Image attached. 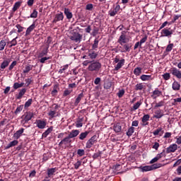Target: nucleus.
I'll list each match as a JSON object with an SVG mask.
<instances>
[{"label": "nucleus", "instance_id": "nucleus-1", "mask_svg": "<svg viewBox=\"0 0 181 181\" xmlns=\"http://www.w3.org/2000/svg\"><path fill=\"white\" fill-rule=\"evenodd\" d=\"M103 65L98 61L92 62L88 66V71H100Z\"/></svg>", "mask_w": 181, "mask_h": 181}, {"label": "nucleus", "instance_id": "nucleus-2", "mask_svg": "<svg viewBox=\"0 0 181 181\" xmlns=\"http://www.w3.org/2000/svg\"><path fill=\"white\" fill-rule=\"evenodd\" d=\"M159 168H162V163H156L151 165L140 167V169L141 172H149L151 170H155V169H159Z\"/></svg>", "mask_w": 181, "mask_h": 181}, {"label": "nucleus", "instance_id": "nucleus-3", "mask_svg": "<svg viewBox=\"0 0 181 181\" xmlns=\"http://www.w3.org/2000/svg\"><path fill=\"white\" fill-rule=\"evenodd\" d=\"M113 63H115L116 64L115 66V70L116 71H118V70H119V69H122L124 64H125V59H119V57L116 56L114 59Z\"/></svg>", "mask_w": 181, "mask_h": 181}, {"label": "nucleus", "instance_id": "nucleus-4", "mask_svg": "<svg viewBox=\"0 0 181 181\" xmlns=\"http://www.w3.org/2000/svg\"><path fill=\"white\" fill-rule=\"evenodd\" d=\"M125 33H127V31H122L121 33V35L119 36L117 40L118 43H119L121 46H123L124 45L129 42V38L127 37V35H125Z\"/></svg>", "mask_w": 181, "mask_h": 181}, {"label": "nucleus", "instance_id": "nucleus-5", "mask_svg": "<svg viewBox=\"0 0 181 181\" xmlns=\"http://www.w3.org/2000/svg\"><path fill=\"white\" fill-rule=\"evenodd\" d=\"M71 40L76 42V43H80L83 39V35L77 32L72 33V35L70 36Z\"/></svg>", "mask_w": 181, "mask_h": 181}, {"label": "nucleus", "instance_id": "nucleus-6", "mask_svg": "<svg viewBox=\"0 0 181 181\" xmlns=\"http://www.w3.org/2000/svg\"><path fill=\"white\" fill-rule=\"evenodd\" d=\"M94 144H97V135L93 136L87 142L86 148V149H90V148H93V145Z\"/></svg>", "mask_w": 181, "mask_h": 181}, {"label": "nucleus", "instance_id": "nucleus-7", "mask_svg": "<svg viewBox=\"0 0 181 181\" xmlns=\"http://www.w3.org/2000/svg\"><path fill=\"white\" fill-rule=\"evenodd\" d=\"M33 112H27L21 117V118L25 121V123L29 122L33 118Z\"/></svg>", "mask_w": 181, "mask_h": 181}, {"label": "nucleus", "instance_id": "nucleus-8", "mask_svg": "<svg viewBox=\"0 0 181 181\" xmlns=\"http://www.w3.org/2000/svg\"><path fill=\"white\" fill-rule=\"evenodd\" d=\"M35 124L37 128H39L40 129H45V128H46V125L47 124V122H46V120L37 119L35 121Z\"/></svg>", "mask_w": 181, "mask_h": 181}, {"label": "nucleus", "instance_id": "nucleus-9", "mask_svg": "<svg viewBox=\"0 0 181 181\" xmlns=\"http://www.w3.org/2000/svg\"><path fill=\"white\" fill-rule=\"evenodd\" d=\"M160 37H169V36H172L173 35V31L170 30L169 29L164 28L160 32Z\"/></svg>", "mask_w": 181, "mask_h": 181}, {"label": "nucleus", "instance_id": "nucleus-10", "mask_svg": "<svg viewBox=\"0 0 181 181\" xmlns=\"http://www.w3.org/2000/svg\"><path fill=\"white\" fill-rule=\"evenodd\" d=\"M63 19H64V15H63V13L60 12L55 15L52 23H57V22H60V21H63Z\"/></svg>", "mask_w": 181, "mask_h": 181}, {"label": "nucleus", "instance_id": "nucleus-11", "mask_svg": "<svg viewBox=\"0 0 181 181\" xmlns=\"http://www.w3.org/2000/svg\"><path fill=\"white\" fill-rule=\"evenodd\" d=\"M151 118V116L149 115H144L141 119V125L142 127H146V125H149V119Z\"/></svg>", "mask_w": 181, "mask_h": 181}, {"label": "nucleus", "instance_id": "nucleus-12", "mask_svg": "<svg viewBox=\"0 0 181 181\" xmlns=\"http://www.w3.org/2000/svg\"><path fill=\"white\" fill-rule=\"evenodd\" d=\"M170 71H171L173 76H175V77H177V78H181V72L176 67L172 68Z\"/></svg>", "mask_w": 181, "mask_h": 181}, {"label": "nucleus", "instance_id": "nucleus-13", "mask_svg": "<svg viewBox=\"0 0 181 181\" xmlns=\"http://www.w3.org/2000/svg\"><path fill=\"white\" fill-rule=\"evenodd\" d=\"M177 151V144H174L169 146L168 148L166 149L167 153H172L173 152H176Z\"/></svg>", "mask_w": 181, "mask_h": 181}, {"label": "nucleus", "instance_id": "nucleus-14", "mask_svg": "<svg viewBox=\"0 0 181 181\" xmlns=\"http://www.w3.org/2000/svg\"><path fill=\"white\" fill-rule=\"evenodd\" d=\"M70 139L71 138L69 136L65 137L59 143V146H63V145H69V144H71V139Z\"/></svg>", "mask_w": 181, "mask_h": 181}, {"label": "nucleus", "instance_id": "nucleus-15", "mask_svg": "<svg viewBox=\"0 0 181 181\" xmlns=\"http://www.w3.org/2000/svg\"><path fill=\"white\" fill-rule=\"evenodd\" d=\"M162 95V91L159 90L158 88H156L151 95V98H153V100H156L158 97H160Z\"/></svg>", "mask_w": 181, "mask_h": 181}, {"label": "nucleus", "instance_id": "nucleus-16", "mask_svg": "<svg viewBox=\"0 0 181 181\" xmlns=\"http://www.w3.org/2000/svg\"><path fill=\"white\" fill-rule=\"evenodd\" d=\"M57 170V168H48L47 170V177H45V179H47V177H52L54 173H56Z\"/></svg>", "mask_w": 181, "mask_h": 181}, {"label": "nucleus", "instance_id": "nucleus-17", "mask_svg": "<svg viewBox=\"0 0 181 181\" xmlns=\"http://www.w3.org/2000/svg\"><path fill=\"white\" fill-rule=\"evenodd\" d=\"M119 9H121L119 5L116 6L113 10H110L109 11V15L110 16H115V15H117L118 12H119Z\"/></svg>", "mask_w": 181, "mask_h": 181}, {"label": "nucleus", "instance_id": "nucleus-18", "mask_svg": "<svg viewBox=\"0 0 181 181\" xmlns=\"http://www.w3.org/2000/svg\"><path fill=\"white\" fill-rule=\"evenodd\" d=\"M120 52L122 53H125L126 52H129V49H131V46L129 44H123L119 47Z\"/></svg>", "mask_w": 181, "mask_h": 181}, {"label": "nucleus", "instance_id": "nucleus-19", "mask_svg": "<svg viewBox=\"0 0 181 181\" xmlns=\"http://www.w3.org/2000/svg\"><path fill=\"white\" fill-rule=\"evenodd\" d=\"M25 131V129L21 128L19 130H18L14 134L13 138L15 139H19L21 136H22V134H23V132Z\"/></svg>", "mask_w": 181, "mask_h": 181}, {"label": "nucleus", "instance_id": "nucleus-20", "mask_svg": "<svg viewBox=\"0 0 181 181\" xmlns=\"http://www.w3.org/2000/svg\"><path fill=\"white\" fill-rule=\"evenodd\" d=\"M140 78L142 81H151L153 80V78H152V75L143 74L140 76Z\"/></svg>", "mask_w": 181, "mask_h": 181}, {"label": "nucleus", "instance_id": "nucleus-21", "mask_svg": "<svg viewBox=\"0 0 181 181\" xmlns=\"http://www.w3.org/2000/svg\"><path fill=\"white\" fill-rule=\"evenodd\" d=\"M36 28V25L35 23H33L30 27H28L25 32V36H29L30 35L31 32Z\"/></svg>", "mask_w": 181, "mask_h": 181}, {"label": "nucleus", "instance_id": "nucleus-22", "mask_svg": "<svg viewBox=\"0 0 181 181\" xmlns=\"http://www.w3.org/2000/svg\"><path fill=\"white\" fill-rule=\"evenodd\" d=\"M59 85L55 84L53 87V90L51 92L52 97H56V95H57V93H59Z\"/></svg>", "mask_w": 181, "mask_h": 181}, {"label": "nucleus", "instance_id": "nucleus-23", "mask_svg": "<svg viewBox=\"0 0 181 181\" xmlns=\"http://www.w3.org/2000/svg\"><path fill=\"white\" fill-rule=\"evenodd\" d=\"M113 129L115 131V132H121L122 129V127H121V124L120 123H116L113 125Z\"/></svg>", "mask_w": 181, "mask_h": 181}, {"label": "nucleus", "instance_id": "nucleus-24", "mask_svg": "<svg viewBox=\"0 0 181 181\" xmlns=\"http://www.w3.org/2000/svg\"><path fill=\"white\" fill-rule=\"evenodd\" d=\"M155 115H153V118H157V119H159L160 118H162L163 117V112H162L160 110H158L155 112Z\"/></svg>", "mask_w": 181, "mask_h": 181}, {"label": "nucleus", "instance_id": "nucleus-25", "mask_svg": "<svg viewBox=\"0 0 181 181\" xmlns=\"http://www.w3.org/2000/svg\"><path fill=\"white\" fill-rule=\"evenodd\" d=\"M26 88H22L20 90L19 93H18V95L16 96L17 100H21V98H22V97H23V95H25V94L26 93Z\"/></svg>", "mask_w": 181, "mask_h": 181}, {"label": "nucleus", "instance_id": "nucleus-26", "mask_svg": "<svg viewBox=\"0 0 181 181\" xmlns=\"http://www.w3.org/2000/svg\"><path fill=\"white\" fill-rule=\"evenodd\" d=\"M88 134H90V132H82L79 134V139L81 141H84V139H86V138H87V136H88Z\"/></svg>", "mask_w": 181, "mask_h": 181}, {"label": "nucleus", "instance_id": "nucleus-27", "mask_svg": "<svg viewBox=\"0 0 181 181\" xmlns=\"http://www.w3.org/2000/svg\"><path fill=\"white\" fill-rule=\"evenodd\" d=\"M9 63H11L10 60L5 59L1 64L0 68L4 70L6 67H8L9 66Z\"/></svg>", "mask_w": 181, "mask_h": 181}, {"label": "nucleus", "instance_id": "nucleus-28", "mask_svg": "<svg viewBox=\"0 0 181 181\" xmlns=\"http://www.w3.org/2000/svg\"><path fill=\"white\" fill-rule=\"evenodd\" d=\"M78 134H80V131L76 129V130H72L69 136L71 139V138H76V136H77L78 135Z\"/></svg>", "mask_w": 181, "mask_h": 181}, {"label": "nucleus", "instance_id": "nucleus-29", "mask_svg": "<svg viewBox=\"0 0 181 181\" xmlns=\"http://www.w3.org/2000/svg\"><path fill=\"white\" fill-rule=\"evenodd\" d=\"M64 13L68 19H71V18H73V13L70 12V9L65 8Z\"/></svg>", "mask_w": 181, "mask_h": 181}, {"label": "nucleus", "instance_id": "nucleus-30", "mask_svg": "<svg viewBox=\"0 0 181 181\" xmlns=\"http://www.w3.org/2000/svg\"><path fill=\"white\" fill-rule=\"evenodd\" d=\"M18 140H13V141L10 142L6 146V149H9L11 148H12V146H16V145H18Z\"/></svg>", "mask_w": 181, "mask_h": 181}, {"label": "nucleus", "instance_id": "nucleus-31", "mask_svg": "<svg viewBox=\"0 0 181 181\" xmlns=\"http://www.w3.org/2000/svg\"><path fill=\"white\" fill-rule=\"evenodd\" d=\"M173 90L177 91L180 90V84L177 81H174L173 83Z\"/></svg>", "mask_w": 181, "mask_h": 181}, {"label": "nucleus", "instance_id": "nucleus-32", "mask_svg": "<svg viewBox=\"0 0 181 181\" xmlns=\"http://www.w3.org/2000/svg\"><path fill=\"white\" fill-rule=\"evenodd\" d=\"M83 97H84V94L83 93H80L78 97L76 99L75 101V105H78V104L80 103V101H81V98H83Z\"/></svg>", "mask_w": 181, "mask_h": 181}, {"label": "nucleus", "instance_id": "nucleus-33", "mask_svg": "<svg viewBox=\"0 0 181 181\" xmlns=\"http://www.w3.org/2000/svg\"><path fill=\"white\" fill-rule=\"evenodd\" d=\"M141 73H142V68L141 67H136L134 70V74L135 76H141Z\"/></svg>", "mask_w": 181, "mask_h": 181}, {"label": "nucleus", "instance_id": "nucleus-34", "mask_svg": "<svg viewBox=\"0 0 181 181\" xmlns=\"http://www.w3.org/2000/svg\"><path fill=\"white\" fill-rule=\"evenodd\" d=\"M23 86H25V83H19L18 82H16L14 83L13 87L14 90H18V88H21V87H23Z\"/></svg>", "mask_w": 181, "mask_h": 181}, {"label": "nucleus", "instance_id": "nucleus-35", "mask_svg": "<svg viewBox=\"0 0 181 181\" xmlns=\"http://www.w3.org/2000/svg\"><path fill=\"white\" fill-rule=\"evenodd\" d=\"M56 114H57L56 110H50L48 112V116L49 117V119H53V118H54V117L57 116Z\"/></svg>", "mask_w": 181, "mask_h": 181}, {"label": "nucleus", "instance_id": "nucleus-36", "mask_svg": "<svg viewBox=\"0 0 181 181\" xmlns=\"http://www.w3.org/2000/svg\"><path fill=\"white\" fill-rule=\"evenodd\" d=\"M145 86H144V84L142 83H137L136 86H135V90L136 91H139V90H144V88Z\"/></svg>", "mask_w": 181, "mask_h": 181}, {"label": "nucleus", "instance_id": "nucleus-37", "mask_svg": "<svg viewBox=\"0 0 181 181\" xmlns=\"http://www.w3.org/2000/svg\"><path fill=\"white\" fill-rule=\"evenodd\" d=\"M134 132H135V127H131L127 132V136H132V134H134Z\"/></svg>", "mask_w": 181, "mask_h": 181}, {"label": "nucleus", "instance_id": "nucleus-38", "mask_svg": "<svg viewBox=\"0 0 181 181\" xmlns=\"http://www.w3.org/2000/svg\"><path fill=\"white\" fill-rule=\"evenodd\" d=\"M32 69H33V65H27L25 69H23V73L24 74H27L29 73V71H30V70H32Z\"/></svg>", "mask_w": 181, "mask_h": 181}, {"label": "nucleus", "instance_id": "nucleus-39", "mask_svg": "<svg viewBox=\"0 0 181 181\" xmlns=\"http://www.w3.org/2000/svg\"><path fill=\"white\" fill-rule=\"evenodd\" d=\"M16 39H18V37H16L8 42V45H10L9 47H12L13 46H16V45H18V41H16Z\"/></svg>", "mask_w": 181, "mask_h": 181}, {"label": "nucleus", "instance_id": "nucleus-40", "mask_svg": "<svg viewBox=\"0 0 181 181\" xmlns=\"http://www.w3.org/2000/svg\"><path fill=\"white\" fill-rule=\"evenodd\" d=\"M76 127V128H81V127H83V118H79L77 119Z\"/></svg>", "mask_w": 181, "mask_h": 181}, {"label": "nucleus", "instance_id": "nucleus-41", "mask_svg": "<svg viewBox=\"0 0 181 181\" xmlns=\"http://www.w3.org/2000/svg\"><path fill=\"white\" fill-rule=\"evenodd\" d=\"M5 46H6V41L1 40L0 41V51L4 50V49H5Z\"/></svg>", "mask_w": 181, "mask_h": 181}, {"label": "nucleus", "instance_id": "nucleus-42", "mask_svg": "<svg viewBox=\"0 0 181 181\" xmlns=\"http://www.w3.org/2000/svg\"><path fill=\"white\" fill-rule=\"evenodd\" d=\"M19 8H21V2L18 1V2L15 3V4L13 5V11L16 12V11H18V9H19Z\"/></svg>", "mask_w": 181, "mask_h": 181}, {"label": "nucleus", "instance_id": "nucleus-43", "mask_svg": "<svg viewBox=\"0 0 181 181\" xmlns=\"http://www.w3.org/2000/svg\"><path fill=\"white\" fill-rule=\"evenodd\" d=\"M52 131H53V129L52 128H48L43 134H42V136L43 138H47V135H49V134H50L52 132Z\"/></svg>", "mask_w": 181, "mask_h": 181}, {"label": "nucleus", "instance_id": "nucleus-44", "mask_svg": "<svg viewBox=\"0 0 181 181\" xmlns=\"http://www.w3.org/2000/svg\"><path fill=\"white\" fill-rule=\"evenodd\" d=\"M88 56H89V57H90V59H97V57L98 56V54H97V52H90L89 54H88Z\"/></svg>", "mask_w": 181, "mask_h": 181}, {"label": "nucleus", "instance_id": "nucleus-45", "mask_svg": "<svg viewBox=\"0 0 181 181\" xmlns=\"http://www.w3.org/2000/svg\"><path fill=\"white\" fill-rule=\"evenodd\" d=\"M32 103H33V100L29 99L24 105L25 108H28V107H30V105H32Z\"/></svg>", "mask_w": 181, "mask_h": 181}, {"label": "nucleus", "instance_id": "nucleus-46", "mask_svg": "<svg viewBox=\"0 0 181 181\" xmlns=\"http://www.w3.org/2000/svg\"><path fill=\"white\" fill-rule=\"evenodd\" d=\"M165 105V101L161 100L156 103L155 108H159V107H163Z\"/></svg>", "mask_w": 181, "mask_h": 181}, {"label": "nucleus", "instance_id": "nucleus-47", "mask_svg": "<svg viewBox=\"0 0 181 181\" xmlns=\"http://www.w3.org/2000/svg\"><path fill=\"white\" fill-rule=\"evenodd\" d=\"M160 132H162V127H158L157 129H156L153 134L155 136L159 135V134H160Z\"/></svg>", "mask_w": 181, "mask_h": 181}, {"label": "nucleus", "instance_id": "nucleus-48", "mask_svg": "<svg viewBox=\"0 0 181 181\" xmlns=\"http://www.w3.org/2000/svg\"><path fill=\"white\" fill-rule=\"evenodd\" d=\"M77 154L78 155V156H84V155L86 154V151H84V149H78Z\"/></svg>", "mask_w": 181, "mask_h": 181}, {"label": "nucleus", "instance_id": "nucleus-49", "mask_svg": "<svg viewBox=\"0 0 181 181\" xmlns=\"http://www.w3.org/2000/svg\"><path fill=\"white\" fill-rule=\"evenodd\" d=\"M142 105V103L141 102H137L136 103H135L133 106V110H138V108H139V107H141V105Z\"/></svg>", "mask_w": 181, "mask_h": 181}, {"label": "nucleus", "instance_id": "nucleus-50", "mask_svg": "<svg viewBox=\"0 0 181 181\" xmlns=\"http://www.w3.org/2000/svg\"><path fill=\"white\" fill-rule=\"evenodd\" d=\"M69 69V64L64 65L63 67H61V69L59 70V73L62 74L64 70H67Z\"/></svg>", "mask_w": 181, "mask_h": 181}, {"label": "nucleus", "instance_id": "nucleus-51", "mask_svg": "<svg viewBox=\"0 0 181 181\" xmlns=\"http://www.w3.org/2000/svg\"><path fill=\"white\" fill-rule=\"evenodd\" d=\"M163 78H164L165 81H168L170 78V74L165 73L163 75H162Z\"/></svg>", "mask_w": 181, "mask_h": 181}, {"label": "nucleus", "instance_id": "nucleus-52", "mask_svg": "<svg viewBox=\"0 0 181 181\" xmlns=\"http://www.w3.org/2000/svg\"><path fill=\"white\" fill-rule=\"evenodd\" d=\"M97 47H98V39H95L92 49H95Z\"/></svg>", "mask_w": 181, "mask_h": 181}, {"label": "nucleus", "instance_id": "nucleus-53", "mask_svg": "<svg viewBox=\"0 0 181 181\" xmlns=\"http://www.w3.org/2000/svg\"><path fill=\"white\" fill-rule=\"evenodd\" d=\"M124 94H125V90L122 89L119 90V92L117 93V96L119 97V98H121L123 97Z\"/></svg>", "mask_w": 181, "mask_h": 181}, {"label": "nucleus", "instance_id": "nucleus-54", "mask_svg": "<svg viewBox=\"0 0 181 181\" xmlns=\"http://www.w3.org/2000/svg\"><path fill=\"white\" fill-rule=\"evenodd\" d=\"M172 49H173V43L169 44L167 46L165 50L166 52H172Z\"/></svg>", "mask_w": 181, "mask_h": 181}, {"label": "nucleus", "instance_id": "nucleus-55", "mask_svg": "<svg viewBox=\"0 0 181 181\" xmlns=\"http://www.w3.org/2000/svg\"><path fill=\"white\" fill-rule=\"evenodd\" d=\"M22 110H23V105L18 106L15 111V114H19Z\"/></svg>", "mask_w": 181, "mask_h": 181}, {"label": "nucleus", "instance_id": "nucleus-56", "mask_svg": "<svg viewBox=\"0 0 181 181\" xmlns=\"http://www.w3.org/2000/svg\"><path fill=\"white\" fill-rule=\"evenodd\" d=\"M180 18V16H175L173 21L169 23V25H172V23H175L177 19Z\"/></svg>", "mask_w": 181, "mask_h": 181}, {"label": "nucleus", "instance_id": "nucleus-57", "mask_svg": "<svg viewBox=\"0 0 181 181\" xmlns=\"http://www.w3.org/2000/svg\"><path fill=\"white\" fill-rule=\"evenodd\" d=\"M16 28H18V33H21V32H23V27H22L21 25H19V24H17L16 25Z\"/></svg>", "mask_w": 181, "mask_h": 181}, {"label": "nucleus", "instance_id": "nucleus-58", "mask_svg": "<svg viewBox=\"0 0 181 181\" xmlns=\"http://www.w3.org/2000/svg\"><path fill=\"white\" fill-rule=\"evenodd\" d=\"M25 81L26 87H29V86H30V84L32 83V79L30 78H26L25 79Z\"/></svg>", "mask_w": 181, "mask_h": 181}, {"label": "nucleus", "instance_id": "nucleus-59", "mask_svg": "<svg viewBox=\"0 0 181 181\" xmlns=\"http://www.w3.org/2000/svg\"><path fill=\"white\" fill-rule=\"evenodd\" d=\"M93 8H94L93 4H89L86 5V11H93Z\"/></svg>", "mask_w": 181, "mask_h": 181}, {"label": "nucleus", "instance_id": "nucleus-60", "mask_svg": "<svg viewBox=\"0 0 181 181\" xmlns=\"http://www.w3.org/2000/svg\"><path fill=\"white\" fill-rule=\"evenodd\" d=\"M46 54H47V49H45L41 53H40L38 57H43V56H46Z\"/></svg>", "mask_w": 181, "mask_h": 181}, {"label": "nucleus", "instance_id": "nucleus-61", "mask_svg": "<svg viewBox=\"0 0 181 181\" xmlns=\"http://www.w3.org/2000/svg\"><path fill=\"white\" fill-rule=\"evenodd\" d=\"M30 18H37V11L33 10V13L30 14Z\"/></svg>", "mask_w": 181, "mask_h": 181}, {"label": "nucleus", "instance_id": "nucleus-62", "mask_svg": "<svg viewBox=\"0 0 181 181\" xmlns=\"http://www.w3.org/2000/svg\"><path fill=\"white\" fill-rule=\"evenodd\" d=\"M174 103H173V105H177V103H181V98L173 99Z\"/></svg>", "mask_w": 181, "mask_h": 181}, {"label": "nucleus", "instance_id": "nucleus-63", "mask_svg": "<svg viewBox=\"0 0 181 181\" xmlns=\"http://www.w3.org/2000/svg\"><path fill=\"white\" fill-rule=\"evenodd\" d=\"M81 166V161L78 160L75 164H74V168L75 169H78Z\"/></svg>", "mask_w": 181, "mask_h": 181}, {"label": "nucleus", "instance_id": "nucleus-64", "mask_svg": "<svg viewBox=\"0 0 181 181\" xmlns=\"http://www.w3.org/2000/svg\"><path fill=\"white\" fill-rule=\"evenodd\" d=\"M175 139H176L175 142H176L177 145H180L181 144V135L179 136H176Z\"/></svg>", "mask_w": 181, "mask_h": 181}]
</instances>
